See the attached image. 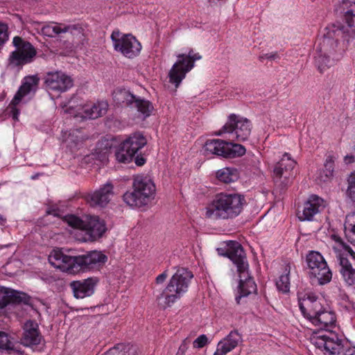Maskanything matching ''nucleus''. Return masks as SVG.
Wrapping results in <instances>:
<instances>
[{
	"label": "nucleus",
	"mask_w": 355,
	"mask_h": 355,
	"mask_svg": "<svg viewBox=\"0 0 355 355\" xmlns=\"http://www.w3.org/2000/svg\"><path fill=\"white\" fill-rule=\"evenodd\" d=\"M49 262L55 268L69 273L85 272L98 268L105 263L107 257L100 251H91L85 254L70 256L60 250H53L49 255Z\"/></svg>",
	"instance_id": "nucleus-1"
},
{
	"label": "nucleus",
	"mask_w": 355,
	"mask_h": 355,
	"mask_svg": "<svg viewBox=\"0 0 355 355\" xmlns=\"http://www.w3.org/2000/svg\"><path fill=\"white\" fill-rule=\"evenodd\" d=\"M327 33L319 40L315 49V64L322 73L341 59L343 49L338 46V39L343 37V28L332 25L326 28Z\"/></svg>",
	"instance_id": "nucleus-2"
},
{
	"label": "nucleus",
	"mask_w": 355,
	"mask_h": 355,
	"mask_svg": "<svg viewBox=\"0 0 355 355\" xmlns=\"http://www.w3.org/2000/svg\"><path fill=\"white\" fill-rule=\"evenodd\" d=\"M246 203L238 193L220 192L205 207V217L211 220H228L238 216Z\"/></svg>",
	"instance_id": "nucleus-3"
},
{
	"label": "nucleus",
	"mask_w": 355,
	"mask_h": 355,
	"mask_svg": "<svg viewBox=\"0 0 355 355\" xmlns=\"http://www.w3.org/2000/svg\"><path fill=\"white\" fill-rule=\"evenodd\" d=\"M299 307L303 315L314 326L325 330V332H321L318 336L331 331L329 328L335 326L336 319L334 313L327 311L315 295L307 293L302 299L300 298ZM314 336H318V334H315L312 338Z\"/></svg>",
	"instance_id": "nucleus-4"
},
{
	"label": "nucleus",
	"mask_w": 355,
	"mask_h": 355,
	"mask_svg": "<svg viewBox=\"0 0 355 355\" xmlns=\"http://www.w3.org/2000/svg\"><path fill=\"white\" fill-rule=\"evenodd\" d=\"M193 277V273L188 269L178 268L157 300H163L164 308L171 306L188 291Z\"/></svg>",
	"instance_id": "nucleus-5"
},
{
	"label": "nucleus",
	"mask_w": 355,
	"mask_h": 355,
	"mask_svg": "<svg viewBox=\"0 0 355 355\" xmlns=\"http://www.w3.org/2000/svg\"><path fill=\"white\" fill-rule=\"evenodd\" d=\"M68 225L85 232L83 241H94L102 237L107 230L104 220L98 216H85L83 218L74 215L65 216Z\"/></svg>",
	"instance_id": "nucleus-6"
},
{
	"label": "nucleus",
	"mask_w": 355,
	"mask_h": 355,
	"mask_svg": "<svg viewBox=\"0 0 355 355\" xmlns=\"http://www.w3.org/2000/svg\"><path fill=\"white\" fill-rule=\"evenodd\" d=\"M133 187V191L126 192L123 196L124 202L129 206L140 207L147 205L154 198L155 185L149 177L136 176Z\"/></svg>",
	"instance_id": "nucleus-7"
},
{
	"label": "nucleus",
	"mask_w": 355,
	"mask_h": 355,
	"mask_svg": "<svg viewBox=\"0 0 355 355\" xmlns=\"http://www.w3.org/2000/svg\"><path fill=\"white\" fill-rule=\"evenodd\" d=\"M311 343L316 348L324 352L325 354L355 355V347H352L347 342L344 344L333 331L314 336L311 338Z\"/></svg>",
	"instance_id": "nucleus-8"
},
{
	"label": "nucleus",
	"mask_w": 355,
	"mask_h": 355,
	"mask_svg": "<svg viewBox=\"0 0 355 355\" xmlns=\"http://www.w3.org/2000/svg\"><path fill=\"white\" fill-rule=\"evenodd\" d=\"M15 50L12 51L8 59V67L10 69H21L24 65L32 62L36 57L35 48L21 37L15 36L12 40Z\"/></svg>",
	"instance_id": "nucleus-9"
},
{
	"label": "nucleus",
	"mask_w": 355,
	"mask_h": 355,
	"mask_svg": "<svg viewBox=\"0 0 355 355\" xmlns=\"http://www.w3.org/2000/svg\"><path fill=\"white\" fill-rule=\"evenodd\" d=\"M251 130L252 124L248 119L232 114L229 116L227 123L221 130L216 132V135H221L223 133H229L232 140L244 141L249 138Z\"/></svg>",
	"instance_id": "nucleus-10"
},
{
	"label": "nucleus",
	"mask_w": 355,
	"mask_h": 355,
	"mask_svg": "<svg viewBox=\"0 0 355 355\" xmlns=\"http://www.w3.org/2000/svg\"><path fill=\"white\" fill-rule=\"evenodd\" d=\"M178 60L174 63L168 73L169 82L178 87L186 74L194 67V62L199 60L202 56L198 53L190 50L188 55L179 54Z\"/></svg>",
	"instance_id": "nucleus-11"
},
{
	"label": "nucleus",
	"mask_w": 355,
	"mask_h": 355,
	"mask_svg": "<svg viewBox=\"0 0 355 355\" xmlns=\"http://www.w3.org/2000/svg\"><path fill=\"white\" fill-rule=\"evenodd\" d=\"M306 263L311 277L319 285H324L331 280L332 272L323 256L317 251H311L306 255Z\"/></svg>",
	"instance_id": "nucleus-12"
},
{
	"label": "nucleus",
	"mask_w": 355,
	"mask_h": 355,
	"mask_svg": "<svg viewBox=\"0 0 355 355\" xmlns=\"http://www.w3.org/2000/svg\"><path fill=\"white\" fill-rule=\"evenodd\" d=\"M147 143L146 139L139 132L131 135L118 146L115 157L120 163L130 162L135 154Z\"/></svg>",
	"instance_id": "nucleus-13"
},
{
	"label": "nucleus",
	"mask_w": 355,
	"mask_h": 355,
	"mask_svg": "<svg viewBox=\"0 0 355 355\" xmlns=\"http://www.w3.org/2000/svg\"><path fill=\"white\" fill-rule=\"evenodd\" d=\"M115 51L120 52L128 58L137 56L141 50V44L132 34H122L119 31H114L111 35Z\"/></svg>",
	"instance_id": "nucleus-14"
},
{
	"label": "nucleus",
	"mask_w": 355,
	"mask_h": 355,
	"mask_svg": "<svg viewBox=\"0 0 355 355\" xmlns=\"http://www.w3.org/2000/svg\"><path fill=\"white\" fill-rule=\"evenodd\" d=\"M216 251L220 256L228 257L236 265L238 272H242L248 268L245 253L239 243L227 241L224 246L218 248Z\"/></svg>",
	"instance_id": "nucleus-15"
},
{
	"label": "nucleus",
	"mask_w": 355,
	"mask_h": 355,
	"mask_svg": "<svg viewBox=\"0 0 355 355\" xmlns=\"http://www.w3.org/2000/svg\"><path fill=\"white\" fill-rule=\"evenodd\" d=\"M295 162L290 155L284 153L282 159L276 164L274 168V182L277 187L281 189L286 188L291 182L293 177V168Z\"/></svg>",
	"instance_id": "nucleus-16"
},
{
	"label": "nucleus",
	"mask_w": 355,
	"mask_h": 355,
	"mask_svg": "<svg viewBox=\"0 0 355 355\" xmlns=\"http://www.w3.org/2000/svg\"><path fill=\"white\" fill-rule=\"evenodd\" d=\"M340 12L343 21L347 24V28H343L345 34L343 38L347 42L355 37V0H343L340 4Z\"/></svg>",
	"instance_id": "nucleus-17"
},
{
	"label": "nucleus",
	"mask_w": 355,
	"mask_h": 355,
	"mask_svg": "<svg viewBox=\"0 0 355 355\" xmlns=\"http://www.w3.org/2000/svg\"><path fill=\"white\" fill-rule=\"evenodd\" d=\"M44 83L49 90L58 93L65 92L73 85L72 78L61 71L47 73Z\"/></svg>",
	"instance_id": "nucleus-18"
},
{
	"label": "nucleus",
	"mask_w": 355,
	"mask_h": 355,
	"mask_svg": "<svg viewBox=\"0 0 355 355\" xmlns=\"http://www.w3.org/2000/svg\"><path fill=\"white\" fill-rule=\"evenodd\" d=\"M113 185L106 183L98 190L87 196V201L92 207H104L110 201L113 196Z\"/></svg>",
	"instance_id": "nucleus-19"
},
{
	"label": "nucleus",
	"mask_w": 355,
	"mask_h": 355,
	"mask_svg": "<svg viewBox=\"0 0 355 355\" xmlns=\"http://www.w3.org/2000/svg\"><path fill=\"white\" fill-rule=\"evenodd\" d=\"M324 207L323 199L316 195H312L304 204L302 214L299 211L298 218L302 221L311 220L313 216L322 211Z\"/></svg>",
	"instance_id": "nucleus-20"
},
{
	"label": "nucleus",
	"mask_w": 355,
	"mask_h": 355,
	"mask_svg": "<svg viewBox=\"0 0 355 355\" xmlns=\"http://www.w3.org/2000/svg\"><path fill=\"white\" fill-rule=\"evenodd\" d=\"M23 330L21 342L24 346L32 347L40 343L42 337L35 321L27 320L23 325Z\"/></svg>",
	"instance_id": "nucleus-21"
},
{
	"label": "nucleus",
	"mask_w": 355,
	"mask_h": 355,
	"mask_svg": "<svg viewBox=\"0 0 355 355\" xmlns=\"http://www.w3.org/2000/svg\"><path fill=\"white\" fill-rule=\"evenodd\" d=\"M242 342V335L237 330H232L218 343L214 355H226Z\"/></svg>",
	"instance_id": "nucleus-22"
},
{
	"label": "nucleus",
	"mask_w": 355,
	"mask_h": 355,
	"mask_svg": "<svg viewBox=\"0 0 355 355\" xmlns=\"http://www.w3.org/2000/svg\"><path fill=\"white\" fill-rule=\"evenodd\" d=\"M108 106V103L106 101L85 104L79 110L78 115L85 119H96L107 113Z\"/></svg>",
	"instance_id": "nucleus-23"
},
{
	"label": "nucleus",
	"mask_w": 355,
	"mask_h": 355,
	"mask_svg": "<svg viewBox=\"0 0 355 355\" xmlns=\"http://www.w3.org/2000/svg\"><path fill=\"white\" fill-rule=\"evenodd\" d=\"M30 297L24 293L17 292L14 290L0 287V309L4 308L10 303L28 304Z\"/></svg>",
	"instance_id": "nucleus-24"
},
{
	"label": "nucleus",
	"mask_w": 355,
	"mask_h": 355,
	"mask_svg": "<svg viewBox=\"0 0 355 355\" xmlns=\"http://www.w3.org/2000/svg\"><path fill=\"white\" fill-rule=\"evenodd\" d=\"M97 280L94 278H88L83 281H73L70 284L74 297L84 298L92 295L94 292Z\"/></svg>",
	"instance_id": "nucleus-25"
},
{
	"label": "nucleus",
	"mask_w": 355,
	"mask_h": 355,
	"mask_svg": "<svg viewBox=\"0 0 355 355\" xmlns=\"http://www.w3.org/2000/svg\"><path fill=\"white\" fill-rule=\"evenodd\" d=\"M248 269L246 270L239 272L240 277V282L239 285V295L236 297L238 304L240 303V300L243 297H246L251 293H256L257 285L252 278L248 276Z\"/></svg>",
	"instance_id": "nucleus-26"
},
{
	"label": "nucleus",
	"mask_w": 355,
	"mask_h": 355,
	"mask_svg": "<svg viewBox=\"0 0 355 355\" xmlns=\"http://www.w3.org/2000/svg\"><path fill=\"white\" fill-rule=\"evenodd\" d=\"M39 80L40 79L37 76H29L25 77L21 86L19 87L12 100V103L13 105H17L24 96L32 91H35Z\"/></svg>",
	"instance_id": "nucleus-27"
},
{
	"label": "nucleus",
	"mask_w": 355,
	"mask_h": 355,
	"mask_svg": "<svg viewBox=\"0 0 355 355\" xmlns=\"http://www.w3.org/2000/svg\"><path fill=\"white\" fill-rule=\"evenodd\" d=\"M227 141L218 139H209L204 145V150L206 155H215L226 157L225 151L227 150Z\"/></svg>",
	"instance_id": "nucleus-28"
},
{
	"label": "nucleus",
	"mask_w": 355,
	"mask_h": 355,
	"mask_svg": "<svg viewBox=\"0 0 355 355\" xmlns=\"http://www.w3.org/2000/svg\"><path fill=\"white\" fill-rule=\"evenodd\" d=\"M339 264L340 266V273L346 285L353 286L355 284V269L353 268L348 259L340 256Z\"/></svg>",
	"instance_id": "nucleus-29"
},
{
	"label": "nucleus",
	"mask_w": 355,
	"mask_h": 355,
	"mask_svg": "<svg viewBox=\"0 0 355 355\" xmlns=\"http://www.w3.org/2000/svg\"><path fill=\"white\" fill-rule=\"evenodd\" d=\"M85 139L86 137L83 135L82 130L80 129H76L69 133L66 139V142L67 144V146L71 149V150L75 151L83 145Z\"/></svg>",
	"instance_id": "nucleus-30"
},
{
	"label": "nucleus",
	"mask_w": 355,
	"mask_h": 355,
	"mask_svg": "<svg viewBox=\"0 0 355 355\" xmlns=\"http://www.w3.org/2000/svg\"><path fill=\"white\" fill-rule=\"evenodd\" d=\"M132 107H136L144 118L149 116L154 107L153 104L147 100L136 96L132 102Z\"/></svg>",
	"instance_id": "nucleus-31"
},
{
	"label": "nucleus",
	"mask_w": 355,
	"mask_h": 355,
	"mask_svg": "<svg viewBox=\"0 0 355 355\" xmlns=\"http://www.w3.org/2000/svg\"><path fill=\"white\" fill-rule=\"evenodd\" d=\"M216 177L224 183H230L238 180L239 173L237 169L234 168L226 167L218 170L216 173Z\"/></svg>",
	"instance_id": "nucleus-32"
},
{
	"label": "nucleus",
	"mask_w": 355,
	"mask_h": 355,
	"mask_svg": "<svg viewBox=\"0 0 355 355\" xmlns=\"http://www.w3.org/2000/svg\"><path fill=\"white\" fill-rule=\"evenodd\" d=\"M291 266L287 264L285 266L284 272L280 275L276 282V286L279 291L283 293H287L290 291V275Z\"/></svg>",
	"instance_id": "nucleus-33"
},
{
	"label": "nucleus",
	"mask_w": 355,
	"mask_h": 355,
	"mask_svg": "<svg viewBox=\"0 0 355 355\" xmlns=\"http://www.w3.org/2000/svg\"><path fill=\"white\" fill-rule=\"evenodd\" d=\"M0 349L8 354H18L13 340L5 332L0 331Z\"/></svg>",
	"instance_id": "nucleus-34"
},
{
	"label": "nucleus",
	"mask_w": 355,
	"mask_h": 355,
	"mask_svg": "<svg viewBox=\"0 0 355 355\" xmlns=\"http://www.w3.org/2000/svg\"><path fill=\"white\" fill-rule=\"evenodd\" d=\"M135 97L136 96L125 89H119L116 90L114 94V98L117 103H125L128 106L132 105V102Z\"/></svg>",
	"instance_id": "nucleus-35"
},
{
	"label": "nucleus",
	"mask_w": 355,
	"mask_h": 355,
	"mask_svg": "<svg viewBox=\"0 0 355 355\" xmlns=\"http://www.w3.org/2000/svg\"><path fill=\"white\" fill-rule=\"evenodd\" d=\"M63 26L64 24L51 22L44 25L41 28V32L45 36L53 37L63 33Z\"/></svg>",
	"instance_id": "nucleus-36"
},
{
	"label": "nucleus",
	"mask_w": 355,
	"mask_h": 355,
	"mask_svg": "<svg viewBox=\"0 0 355 355\" xmlns=\"http://www.w3.org/2000/svg\"><path fill=\"white\" fill-rule=\"evenodd\" d=\"M226 148V158L241 157L243 155L246 151L245 147L243 145L234 144L230 141H227Z\"/></svg>",
	"instance_id": "nucleus-37"
},
{
	"label": "nucleus",
	"mask_w": 355,
	"mask_h": 355,
	"mask_svg": "<svg viewBox=\"0 0 355 355\" xmlns=\"http://www.w3.org/2000/svg\"><path fill=\"white\" fill-rule=\"evenodd\" d=\"M337 159L333 154H329L327 156L324 166V178L321 177L322 180L325 182L333 176L334 169V161Z\"/></svg>",
	"instance_id": "nucleus-38"
},
{
	"label": "nucleus",
	"mask_w": 355,
	"mask_h": 355,
	"mask_svg": "<svg viewBox=\"0 0 355 355\" xmlns=\"http://www.w3.org/2000/svg\"><path fill=\"white\" fill-rule=\"evenodd\" d=\"M347 182V195L353 203L355 204V172L351 173L348 177Z\"/></svg>",
	"instance_id": "nucleus-39"
},
{
	"label": "nucleus",
	"mask_w": 355,
	"mask_h": 355,
	"mask_svg": "<svg viewBox=\"0 0 355 355\" xmlns=\"http://www.w3.org/2000/svg\"><path fill=\"white\" fill-rule=\"evenodd\" d=\"M83 28L78 24L63 26V33H69L73 36L81 37L83 35Z\"/></svg>",
	"instance_id": "nucleus-40"
},
{
	"label": "nucleus",
	"mask_w": 355,
	"mask_h": 355,
	"mask_svg": "<svg viewBox=\"0 0 355 355\" xmlns=\"http://www.w3.org/2000/svg\"><path fill=\"white\" fill-rule=\"evenodd\" d=\"M8 26L6 23L0 21V49L4 46L8 40Z\"/></svg>",
	"instance_id": "nucleus-41"
},
{
	"label": "nucleus",
	"mask_w": 355,
	"mask_h": 355,
	"mask_svg": "<svg viewBox=\"0 0 355 355\" xmlns=\"http://www.w3.org/2000/svg\"><path fill=\"white\" fill-rule=\"evenodd\" d=\"M332 239L338 243L345 251H347L354 259H355V252L352 248L347 245L339 236L333 234Z\"/></svg>",
	"instance_id": "nucleus-42"
},
{
	"label": "nucleus",
	"mask_w": 355,
	"mask_h": 355,
	"mask_svg": "<svg viewBox=\"0 0 355 355\" xmlns=\"http://www.w3.org/2000/svg\"><path fill=\"white\" fill-rule=\"evenodd\" d=\"M348 225L349 230L348 232H346L345 236L347 241L355 246V223H348Z\"/></svg>",
	"instance_id": "nucleus-43"
},
{
	"label": "nucleus",
	"mask_w": 355,
	"mask_h": 355,
	"mask_svg": "<svg viewBox=\"0 0 355 355\" xmlns=\"http://www.w3.org/2000/svg\"><path fill=\"white\" fill-rule=\"evenodd\" d=\"M207 337L205 335H200L193 343V347L196 348H202L207 343Z\"/></svg>",
	"instance_id": "nucleus-44"
},
{
	"label": "nucleus",
	"mask_w": 355,
	"mask_h": 355,
	"mask_svg": "<svg viewBox=\"0 0 355 355\" xmlns=\"http://www.w3.org/2000/svg\"><path fill=\"white\" fill-rule=\"evenodd\" d=\"M279 58V55L277 52H272L269 53L263 54L259 56V60L263 61L266 59L270 60H275Z\"/></svg>",
	"instance_id": "nucleus-45"
},
{
	"label": "nucleus",
	"mask_w": 355,
	"mask_h": 355,
	"mask_svg": "<svg viewBox=\"0 0 355 355\" xmlns=\"http://www.w3.org/2000/svg\"><path fill=\"white\" fill-rule=\"evenodd\" d=\"M189 343V340H188L187 339L184 340L182 343L181 344V345L179 347L177 355H184V352H186V350L188 348Z\"/></svg>",
	"instance_id": "nucleus-46"
},
{
	"label": "nucleus",
	"mask_w": 355,
	"mask_h": 355,
	"mask_svg": "<svg viewBox=\"0 0 355 355\" xmlns=\"http://www.w3.org/2000/svg\"><path fill=\"white\" fill-rule=\"evenodd\" d=\"M168 277L167 270L164 271L162 274L159 275L156 279L155 282L157 284H162Z\"/></svg>",
	"instance_id": "nucleus-47"
},
{
	"label": "nucleus",
	"mask_w": 355,
	"mask_h": 355,
	"mask_svg": "<svg viewBox=\"0 0 355 355\" xmlns=\"http://www.w3.org/2000/svg\"><path fill=\"white\" fill-rule=\"evenodd\" d=\"M11 105H12V107H11V113H12V116L14 119L15 120H17L18 119V115H19V110L15 107V105H13L12 103H11Z\"/></svg>",
	"instance_id": "nucleus-48"
},
{
	"label": "nucleus",
	"mask_w": 355,
	"mask_h": 355,
	"mask_svg": "<svg viewBox=\"0 0 355 355\" xmlns=\"http://www.w3.org/2000/svg\"><path fill=\"white\" fill-rule=\"evenodd\" d=\"M146 162V159L144 158L143 157H135V164L139 166H143Z\"/></svg>",
	"instance_id": "nucleus-49"
},
{
	"label": "nucleus",
	"mask_w": 355,
	"mask_h": 355,
	"mask_svg": "<svg viewBox=\"0 0 355 355\" xmlns=\"http://www.w3.org/2000/svg\"><path fill=\"white\" fill-rule=\"evenodd\" d=\"M354 159V158L353 156L347 155V156L345 157V161L347 164L353 162Z\"/></svg>",
	"instance_id": "nucleus-50"
},
{
	"label": "nucleus",
	"mask_w": 355,
	"mask_h": 355,
	"mask_svg": "<svg viewBox=\"0 0 355 355\" xmlns=\"http://www.w3.org/2000/svg\"><path fill=\"white\" fill-rule=\"evenodd\" d=\"M6 219L3 218V216L0 215V225H4L6 223Z\"/></svg>",
	"instance_id": "nucleus-51"
},
{
	"label": "nucleus",
	"mask_w": 355,
	"mask_h": 355,
	"mask_svg": "<svg viewBox=\"0 0 355 355\" xmlns=\"http://www.w3.org/2000/svg\"><path fill=\"white\" fill-rule=\"evenodd\" d=\"M115 352H116V348H113V349L110 350V353L112 354H114Z\"/></svg>",
	"instance_id": "nucleus-52"
},
{
	"label": "nucleus",
	"mask_w": 355,
	"mask_h": 355,
	"mask_svg": "<svg viewBox=\"0 0 355 355\" xmlns=\"http://www.w3.org/2000/svg\"><path fill=\"white\" fill-rule=\"evenodd\" d=\"M47 214H53L54 216H57V214H55V212L54 211H48Z\"/></svg>",
	"instance_id": "nucleus-53"
},
{
	"label": "nucleus",
	"mask_w": 355,
	"mask_h": 355,
	"mask_svg": "<svg viewBox=\"0 0 355 355\" xmlns=\"http://www.w3.org/2000/svg\"><path fill=\"white\" fill-rule=\"evenodd\" d=\"M117 355H125L123 352H119Z\"/></svg>",
	"instance_id": "nucleus-54"
},
{
	"label": "nucleus",
	"mask_w": 355,
	"mask_h": 355,
	"mask_svg": "<svg viewBox=\"0 0 355 355\" xmlns=\"http://www.w3.org/2000/svg\"><path fill=\"white\" fill-rule=\"evenodd\" d=\"M35 178H37V175L33 176L32 178L35 179Z\"/></svg>",
	"instance_id": "nucleus-55"
},
{
	"label": "nucleus",
	"mask_w": 355,
	"mask_h": 355,
	"mask_svg": "<svg viewBox=\"0 0 355 355\" xmlns=\"http://www.w3.org/2000/svg\"><path fill=\"white\" fill-rule=\"evenodd\" d=\"M35 178H37V175L33 176L32 178L35 179Z\"/></svg>",
	"instance_id": "nucleus-56"
}]
</instances>
